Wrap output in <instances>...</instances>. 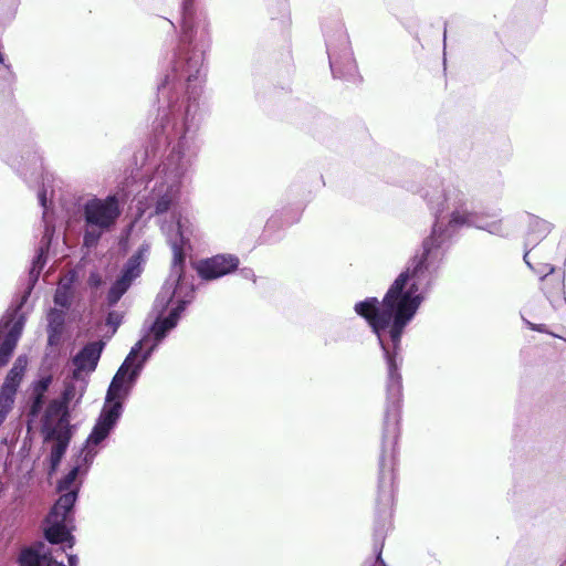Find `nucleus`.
I'll list each match as a JSON object with an SVG mask.
<instances>
[{
  "instance_id": "1",
  "label": "nucleus",
  "mask_w": 566,
  "mask_h": 566,
  "mask_svg": "<svg viewBox=\"0 0 566 566\" xmlns=\"http://www.w3.org/2000/svg\"><path fill=\"white\" fill-rule=\"evenodd\" d=\"M428 200L433 210H446L448 214L437 217L432 234L423 243L422 256L415 259L411 266L395 280L381 304L376 297H368L355 305V312L371 326L384 350L389 373L388 394L394 402L399 400L401 392L400 377L396 373V350L403 328L423 300L422 287L428 281L427 272L441 258V244L463 226L475 227L496 235L505 233L502 220H486L469 211V200L457 187L448 186L441 191H434L429 195Z\"/></svg>"
},
{
  "instance_id": "2",
  "label": "nucleus",
  "mask_w": 566,
  "mask_h": 566,
  "mask_svg": "<svg viewBox=\"0 0 566 566\" xmlns=\"http://www.w3.org/2000/svg\"><path fill=\"white\" fill-rule=\"evenodd\" d=\"M193 286L190 281H166L159 292L155 306L161 312L168 311L164 316L161 313L153 325L151 334L155 338L150 343V335L138 342L126 357L123 365L114 376L106 394L102 412L82 449L76 465L60 481L59 492H64L51 510L44 526L46 539L52 544L66 543L73 546L74 539L71 535V510L76 500L78 485L76 478L82 465L87 467L98 452V446L104 441L115 427L123 411V401L129 394L144 361L148 358L156 345L166 336V333L174 328L178 322L180 312L191 302Z\"/></svg>"
},
{
  "instance_id": "3",
  "label": "nucleus",
  "mask_w": 566,
  "mask_h": 566,
  "mask_svg": "<svg viewBox=\"0 0 566 566\" xmlns=\"http://www.w3.org/2000/svg\"><path fill=\"white\" fill-rule=\"evenodd\" d=\"M86 223L84 244L93 247L104 231L109 230L120 214L119 203L115 196L88 199L83 206Z\"/></svg>"
},
{
  "instance_id": "4",
  "label": "nucleus",
  "mask_w": 566,
  "mask_h": 566,
  "mask_svg": "<svg viewBox=\"0 0 566 566\" xmlns=\"http://www.w3.org/2000/svg\"><path fill=\"white\" fill-rule=\"evenodd\" d=\"M147 253L146 248H140L127 262L122 276L113 284L108 292V303L115 304L122 295L127 291L133 280H135L143 270V263Z\"/></svg>"
},
{
  "instance_id": "5",
  "label": "nucleus",
  "mask_w": 566,
  "mask_h": 566,
  "mask_svg": "<svg viewBox=\"0 0 566 566\" xmlns=\"http://www.w3.org/2000/svg\"><path fill=\"white\" fill-rule=\"evenodd\" d=\"M239 265V259L232 254H218L200 261L197 271L203 279L212 280L221 277L234 271Z\"/></svg>"
},
{
  "instance_id": "6",
  "label": "nucleus",
  "mask_w": 566,
  "mask_h": 566,
  "mask_svg": "<svg viewBox=\"0 0 566 566\" xmlns=\"http://www.w3.org/2000/svg\"><path fill=\"white\" fill-rule=\"evenodd\" d=\"M184 174V169L176 168L166 175L165 182L156 189V213L167 211L172 202L178 198Z\"/></svg>"
},
{
  "instance_id": "7",
  "label": "nucleus",
  "mask_w": 566,
  "mask_h": 566,
  "mask_svg": "<svg viewBox=\"0 0 566 566\" xmlns=\"http://www.w3.org/2000/svg\"><path fill=\"white\" fill-rule=\"evenodd\" d=\"M24 318L19 312H14L1 326V333L6 338L0 346V366L6 365L13 353L17 342L22 333Z\"/></svg>"
},
{
  "instance_id": "8",
  "label": "nucleus",
  "mask_w": 566,
  "mask_h": 566,
  "mask_svg": "<svg viewBox=\"0 0 566 566\" xmlns=\"http://www.w3.org/2000/svg\"><path fill=\"white\" fill-rule=\"evenodd\" d=\"M104 347L103 342L87 344L73 359L75 376H83L95 370Z\"/></svg>"
},
{
  "instance_id": "9",
  "label": "nucleus",
  "mask_w": 566,
  "mask_h": 566,
  "mask_svg": "<svg viewBox=\"0 0 566 566\" xmlns=\"http://www.w3.org/2000/svg\"><path fill=\"white\" fill-rule=\"evenodd\" d=\"M21 566H52L51 551L44 543H36L21 552Z\"/></svg>"
},
{
  "instance_id": "10",
  "label": "nucleus",
  "mask_w": 566,
  "mask_h": 566,
  "mask_svg": "<svg viewBox=\"0 0 566 566\" xmlns=\"http://www.w3.org/2000/svg\"><path fill=\"white\" fill-rule=\"evenodd\" d=\"M51 439L53 440L51 465L54 470L59 465L71 439V431L64 421H60L57 428L51 432Z\"/></svg>"
},
{
  "instance_id": "11",
  "label": "nucleus",
  "mask_w": 566,
  "mask_h": 566,
  "mask_svg": "<svg viewBox=\"0 0 566 566\" xmlns=\"http://www.w3.org/2000/svg\"><path fill=\"white\" fill-rule=\"evenodd\" d=\"M75 277L76 275L74 272H69L64 277L60 280L54 295L55 306L64 310L70 306L72 300V286Z\"/></svg>"
},
{
  "instance_id": "12",
  "label": "nucleus",
  "mask_w": 566,
  "mask_h": 566,
  "mask_svg": "<svg viewBox=\"0 0 566 566\" xmlns=\"http://www.w3.org/2000/svg\"><path fill=\"white\" fill-rule=\"evenodd\" d=\"M65 312L64 308H53L48 314L49 321V343L56 345L60 342L62 328L64 324Z\"/></svg>"
},
{
  "instance_id": "13",
  "label": "nucleus",
  "mask_w": 566,
  "mask_h": 566,
  "mask_svg": "<svg viewBox=\"0 0 566 566\" xmlns=\"http://www.w3.org/2000/svg\"><path fill=\"white\" fill-rule=\"evenodd\" d=\"M86 385L87 381L85 377H83L82 375L75 376V374L73 373V379L71 380V382L67 384L63 394L64 402L67 405L77 403L86 390Z\"/></svg>"
},
{
  "instance_id": "14",
  "label": "nucleus",
  "mask_w": 566,
  "mask_h": 566,
  "mask_svg": "<svg viewBox=\"0 0 566 566\" xmlns=\"http://www.w3.org/2000/svg\"><path fill=\"white\" fill-rule=\"evenodd\" d=\"M27 365H28L27 357L25 356H19L17 358L13 367L9 371L3 386H10L13 389H17L19 384H20V381H21V379H22V376H23V373H24V370L27 368Z\"/></svg>"
},
{
  "instance_id": "15",
  "label": "nucleus",
  "mask_w": 566,
  "mask_h": 566,
  "mask_svg": "<svg viewBox=\"0 0 566 566\" xmlns=\"http://www.w3.org/2000/svg\"><path fill=\"white\" fill-rule=\"evenodd\" d=\"M17 389L10 386H2L0 391V424L4 421L14 403Z\"/></svg>"
},
{
  "instance_id": "16",
  "label": "nucleus",
  "mask_w": 566,
  "mask_h": 566,
  "mask_svg": "<svg viewBox=\"0 0 566 566\" xmlns=\"http://www.w3.org/2000/svg\"><path fill=\"white\" fill-rule=\"evenodd\" d=\"M50 382H51V378L50 377H45V378L40 379L35 384L34 392L36 395V398H35V402H34V408H38L40 406L41 396L48 389Z\"/></svg>"
},
{
  "instance_id": "17",
  "label": "nucleus",
  "mask_w": 566,
  "mask_h": 566,
  "mask_svg": "<svg viewBox=\"0 0 566 566\" xmlns=\"http://www.w3.org/2000/svg\"><path fill=\"white\" fill-rule=\"evenodd\" d=\"M122 323V315L118 312H111L106 318V324L112 327L114 334Z\"/></svg>"
},
{
  "instance_id": "18",
  "label": "nucleus",
  "mask_w": 566,
  "mask_h": 566,
  "mask_svg": "<svg viewBox=\"0 0 566 566\" xmlns=\"http://www.w3.org/2000/svg\"><path fill=\"white\" fill-rule=\"evenodd\" d=\"M88 284L92 287H98L103 284V279L98 273H92L88 279Z\"/></svg>"
},
{
  "instance_id": "19",
  "label": "nucleus",
  "mask_w": 566,
  "mask_h": 566,
  "mask_svg": "<svg viewBox=\"0 0 566 566\" xmlns=\"http://www.w3.org/2000/svg\"><path fill=\"white\" fill-rule=\"evenodd\" d=\"M552 281H554V283H555L556 293L562 294L563 289H564L563 277L562 276L553 277Z\"/></svg>"
},
{
  "instance_id": "20",
  "label": "nucleus",
  "mask_w": 566,
  "mask_h": 566,
  "mask_svg": "<svg viewBox=\"0 0 566 566\" xmlns=\"http://www.w3.org/2000/svg\"><path fill=\"white\" fill-rule=\"evenodd\" d=\"M39 200L41 202V205L43 207L46 206V201H48V196H46V189H43L40 193H39Z\"/></svg>"
},
{
  "instance_id": "21",
  "label": "nucleus",
  "mask_w": 566,
  "mask_h": 566,
  "mask_svg": "<svg viewBox=\"0 0 566 566\" xmlns=\"http://www.w3.org/2000/svg\"><path fill=\"white\" fill-rule=\"evenodd\" d=\"M536 224L541 226L543 228L544 232H548L551 229V226L547 222L542 221V220H537Z\"/></svg>"
},
{
  "instance_id": "22",
  "label": "nucleus",
  "mask_w": 566,
  "mask_h": 566,
  "mask_svg": "<svg viewBox=\"0 0 566 566\" xmlns=\"http://www.w3.org/2000/svg\"><path fill=\"white\" fill-rule=\"evenodd\" d=\"M77 562H78L77 556H75V555L69 556V565L70 566H77Z\"/></svg>"
},
{
  "instance_id": "23",
  "label": "nucleus",
  "mask_w": 566,
  "mask_h": 566,
  "mask_svg": "<svg viewBox=\"0 0 566 566\" xmlns=\"http://www.w3.org/2000/svg\"><path fill=\"white\" fill-rule=\"evenodd\" d=\"M4 62V56L3 54L0 52V63H3Z\"/></svg>"
},
{
  "instance_id": "24",
  "label": "nucleus",
  "mask_w": 566,
  "mask_h": 566,
  "mask_svg": "<svg viewBox=\"0 0 566 566\" xmlns=\"http://www.w3.org/2000/svg\"><path fill=\"white\" fill-rule=\"evenodd\" d=\"M554 272V268L548 265V273L552 274Z\"/></svg>"
},
{
  "instance_id": "25",
  "label": "nucleus",
  "mask_w": 566,
  "mask_h": 566,
  "mask_svg": "<svg viewBox=\"0 0 566 566\" xmlns=\"http://www.w3.org/2000/svg\"><path fill=\"white\" fill-rule=\"evenodd\" d=\"M331 67H332L333 72H334V73H336V71H335V65H334V63H333V62H331Z\"/></svg>"
},
{
  "instance_id": "26",
  "label": "nucleus",
  "mask_w": 566,
  "mask_h": 566,
  "mask_svg": "<svg viewBox=\"0 0 566 566\" xmlns=\"http://www.w3.org/2000/svg\"><path fill=\"white\" fill-rule=\"evenodd\" d=\"M527 325H528L532 329H535V326H534L532 323L527 322Z\"/></svg>"
},
{
  "instance_id": "27",
  "label": "nucleus",
  "mask_w": 566,
  "mask_h": 566,
  "mask_svg": "<svg viewBox=\"0 0 566 566\" xmlns=\"http://www.w3.org/2000/svg\"><path fill=\"white\" fill-rule=\"evenodd\" d=\"M41 258H42V254L38 255V261H36V263H39V262H40Z\"/></svg>"
},
{
  "instance_id": "28",
  "label": "nucleus",
  "mask_w": 566,
  "mask_h": 566,
  "mask_svg": "<svg viewBox=\"0 0 566 566\" xmlns=\"http://www.w3.org/2000/svg\"><path fill=\"white\" fill-rule=\"evenodd\" d=\"M192 76H193V75H192V74H190V75L188 76V81H192Z\"/></svg>"
},
{
  "instance_id": "29",
  "label": "nucleus",
  "mask_w": 566,
  "mask_h": 566,
  "mask_svg": "<svg viewBox=\"0 0 566 566\" xmlns=\"http://www.w3.org/2000/svg\"><path fill=\"white\" fill-rule=\"evenodd\" d=\"M57 566H65V565H64V564H62V563H59V564H57Z\"/></svg>"
}]
</instances>
